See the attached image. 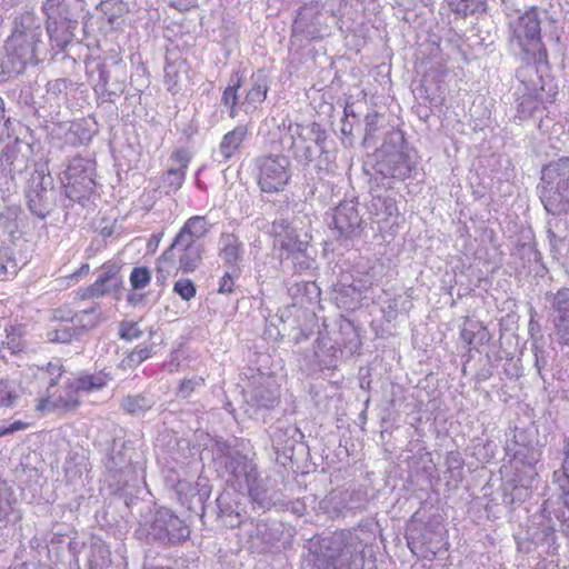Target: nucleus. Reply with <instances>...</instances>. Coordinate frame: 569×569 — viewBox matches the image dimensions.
<instances>
[{
	"label": "nucleus",
	"mask_w": 569,
	"mask_h": 569,
	"mask_svg": "<svg viewBox=\"0 0 569 569\" xmlns=\"http://www.w3.org/2000/svg\"><path fill=\"white\" fill-rule=\"evenodd\" d=\"M332 220L335 229L345 239L353 237L362 222L357 203L353 200L340 202L335 209Z\"/></svg>",
	"instance_id": "4468645a"
},
{
	"label": "nucleus",
	"mask_w": 569,
	"mask_h": 569,
	"mask_svg": "<svg viewBox=\"0 0 569 569\" xmlns=\"http://www.w3.org/2000/svg\"><path fill=\"white\" fill-rule=\"evenodd\" d=\"M19 270V264L14 258L0 256V278L14 276Z\"/></svg>",
	"instance_id": "a18cd8bd"
},
{
	"label": "nucleus",
	"mask_w": 569,
	"mask_h": 569,
	"mask_svg": "<svg viewBox=\"0 0 569 569\" xmlns=\"http://www.w3.org/2000/svg\"><path fill=\"white\" fill-rule=\"evenodd\" d=\"M542 91V88H529L526 83L518 89L517 111L520 119L531 117L539 109L543 103Z\"/></svg>",
	"instance_id": "412c9836"
},
{
	"label": "nucleus",
	"mask_w": 569,
	"mask_h": 569,
	"mask_svg": "<svg viewBox=\"0 0 569 569\" xmlns=\"http://www.w3.org/2000/svg\"><path fill=\"white\" fill-rule=\"evenodd\" d=\"M79 392V389L71 387V380H68L63 388V393L59 395L54 400H50L51 392L48 393V397L39 400L37 409L39 411H49L52 409H62L67 411L74 410L80 405V399L78 396Z\"/></svg>",
	"instance_id": "6ab92c4d"
},
{
	"label": "nucleus",
	"mask_w": 569,
	"mask_h": 569,
	"mask_svg": "<svg viewBox=\"0 0 569 569\" xmlns=\"http://www.w3.org/2000/svg\"><path fill=\"white\" fill-rule=\"evenodd\" d=\"M179 76L171 67L166 68L164 83L172 93L178 91Z\"/></svg>",
	"instance_id": "603ef678"
},
{
	"label": "nucleus",
	"mask_w": 569,
	"mask_h": 569,
	"mask_svg": "<svg viewBox=\"0 0 569 569\" xmlns=\"http://www.w3.org/2000/svg\"><path fill=\"white\" fill-rule=\"evenodd\" d=\"M555 333L560 345L569 346V317L555 319Z\"/></svg>",
	"instance_id": "a19ab883"
},
{
	"label": "nucleus",
	"mask_w": 569,
	"mask_h": 569,
	"mask_svg": "<svg viewBox=\"0 0 569 569\" xmlns=\"http://www.w3.org/2000/svg\"><path fill=\"white\" fill-rule=\"evenodd\" d=\"M11 168H10V171H22L24 168H26V164L21 166V167H18L14 161H12L10 163Z\"/></svg>",
	"instance_id": "0e129e2a"
},
{
	"label": "nucleus",
	"mask_w": 569,
	"mask_h": 569,
	"mask_svg": "<svg viewBox=\"0 0 569 569\" xmlns=\"http://www.w3.org/2000/svg\"><path fill=\"white\" fill-rule=\"evenodd\" d=\"M552 308L557 312V318L569 317V289L563 288L557 291L552 298Z\"/></svg>",
	"instance_id": "4c0bfd02"
},
{
	"label": "nucleus",
	"mask_w": 569,
	"mask_h": 569,
	"mask_svg": "<svg viewBox=\"0 0 569 569\" xmlns=\"http://www.w3.org/2000/svg\"><path fill=\"white\" fill-rule=\"evenodd\" d=\"M10 492L6 482L0 479V521H2L10 512Z\"/></svg>",
	"instance_id": "49530a36"
},
{
	"label": "nucleus",
	"mask_w": 569,
	"mask_h": 569,
	"mask_svg": "<svg viewBox=\"0 0 569 569\" xmlns=\"http://www.w3.org/2000/svg\"><path fill=\"white\" fill-rule=\"evenodd\" d=\"M224 468L240 489L253 481L258 472L253 460L238 450H230L224 455Z\"/></svg>",
	"instance_id": "ddd939ff"
},
{
	"label": "nucleus",
	"mask_w": 569,
	"mask_h": 569,
	"mask_svg": "<svg viewBox=\"0 0 569 569\" xmlns=\"http://www.w3.org/2000/svg\"><path fill=\"white\" fill-rule=\"evenodd\" d=\"M370 213L378 221H388L399 214L397 201L390 196L373 194L369 206Z\"/></svg>",
	"instance_id": "b1692460"
},
{
	"label": "nucleus",
	"mask_w": 569,
	"mask_h": 569,
	"mask_svg": "<svg viewBox=\"0 0 569 569\" xmlns=\"http://www.w3.org/2000/svg\"><path fill=\"white\" fill-rule=\"evenodd\" d=\"M94 162L82 157H74L69 161L64 171L66 196L72 201L88 198L94 190Z\"/></svg>",
	"instance_id": "1a4fd4ad"
},
{
	"label": "nucleus",
	"mask_w": 569,
	"mask_h": 569,
	"mask_svg": "<svg viewBox=\"0 0 569 569\" xmlns=\"http://www.w3.org/2000/svg\"><path fill=\"white\" fill-rule=\"evenodd\" d=\"M461 339L472 349L486 345L490 340V335L485 326L477 321H467L460 331Z\"/></svg>",
	"instance_id": "393cba45"
},
{
	"label": "nucleus",
	"mask_w": 569,
	"mask_h": 569,
	"mask_svg": "<svg viewBox=\"0 0 569 569\" xmlns=\"http://www.w3.org/2000/svg\"><path fill=\"white\" fill-rule=\"evenodd\" d=\"M526 451H527V453H522V451H520V450L517 451L516 459H518L521 456L523 457V462L526 466H528L529 471H530L529 477L533 478V476L537 475V472L535 471V466L540 460L541 451L536 448H527Z\"/></svg>",
	"instance_id": "ea45409f"
},
{
	"label": "nucleus",
	"mask_w": 569,
	"mask_h": 569,
	"mask_svg": "<svg viewBox=\"0 0 569 569\" xmlns=\"http://www.w3.org/2000/svg\"><path fill=\"white\" fill-rule=\"evenodd\" d=\"M341 132L345 136H350L352 133V123H350L349 120L342 121Z\"/></svg>",
	"instance_id": "680f3d73"
},
{
	"label": "nucleus",
	"mask_w": 569,
	"mask_h": 569,
	"mask_svg": "<svg viewBox=\"0 0 569 569\" xmlns=\"http://www.w3.org/2000/svg\"><path fill=\"white\" fill-rule=\"evenodd\" d=\"M251 401L258 408L271 409L278 401V395L274 389L264 386H258L252 391Z\"/></svg>",
	"instance_id": "473e14b6"
},
{
	"label": "nucleus",
	"mask_w": 569,
	"mask_h": 569,
	"mask_svg": "<svg viewBox=\"0 0 569 569\" xmlns=\"http://www.w3.org/2000/svg\"><path fill=\"white\" fill-rule=\"evenodd\" d=\"M102 274L86 289L83 298H98L114 292L121 286L118 270L111 266H103Z\"/></svg>",
	"instance_id": "aec40b11"
},
{
	"label": "nucleus",
	"mask_w": 569,
	"mask_h": 569,
	"mask_svg": "<svg viewBox=\"0 0 569 569\" xmlns=\"http://www.w3.org/2000/svg\"><path fill=\"white\" fill-rule=\"evenodd\" d=\"M332 18L328 11L318 3L303 6L292 27L293 37L302 36L307 39L323 37L329 31L328 19Z\"/></svg>",
	"instance_id": "9b49d317"
},
{
	"label": "nucleus",
	"mask_w": 569,
	"mask_h": 569,
	"mask_svg": "<svg viewBox=\"0 0 569 569\" xmlns=\"http://www.w3.org/2000/svg\"><path fill=\"white\" fill-rule=\"evenodd\" d=\"M218 256L224 266L233 270H240L244 256V244L237 234L222 232L218 241Z\"/></svg>",
	"instance_id": "f3484780"
},
{
	"label": "nucleus",
	"mask_w": 569,
	"mask_h": 569,
	"mask_svg": "<svg viewBox=\"0 0 569 569\" xmlns=\"http://www.w3.org/2000/svg\"><path fill=\"white\" fill-rule=\"evenodd\" d=\"M210 223L203 216L190 217L176 234L172 243L157 259L156 279L162 286L180 270L193 272L202 262L204 246L202 239L210 230Z\"/></svg>",
	"instance_id": "f257e3e1"
},
{
	"label": "nucleus",
	"mask_w": 569,
	"mask_h": 569,
	"mask_svg": "<svg viewBox=\"0 0 569 569\" xmlns=\"http://www.w3.org/2000/svg\"><path fill=\"white\" fill-rule=\"evenodd\" d=\"M241 87V77L234 73L231 77V83L223 90L221 103L229 109V117L234 119L238 116L239 94L238 90Z\"/></svg>",
	"instance_id": "c85d7f7f"
},
{
	"label": "nucleus",
	"mask_w": 569,
	"mask_h": 569,
	"mask_svg": "<svg viewBox=\"0 0 569 569\" xmlns=\"http://www.w3.org/2000/svg\"><path fill=\"white\" fill-rule=\"evenodd\" d=\"M506 14L511 34V42L516 43L526 54L539 53L546 56L547 51L541 42V20L543 12L536 6L521 11L512 1L506 3Z\"/></svg>",
	"instance_id": "20e7f679"
},
{
	"label": "nucleus",
	"mask_w": 569,
	"mask_h": 569,
	"mask_svg": "<svg viewBox=\"0 0 569 569\" xmlns=\"http://www.w3.org/2000/svg\"><path fill=\"white\" fill-rule=\"evenodd\" d=\"M23 388L16 380L0 379V407L14 408L19 405Z\"/></svg>",
	"instance_id": "cd10ccee"
},
{
	"label": "nucleus",
	"mask_w": 569,
	"mask_h": 569,
	"mask_svg": "<svg viewBox=\"0 0 569 569\" xmlns=\"http://www.w3.org/2000/svg\"><path fill=\"white\" fill-rule=\"evenodd\" d=\"M46 339L52 343H70L72 340L80 339V337L73 326L60 325L57 328L49 329L46 333Z\"/></svg>",
	"instance_id": "f704fd0d"
},
{
	"label": "nucleus",
	"mask_w": 569,
	"mask_h": 569,
	"mask_svg": "<svg viewBox=\"0 0 569 569\" xmlns=\"http://www.w3.org/2000/svg\"><path fill=\"white\" fill-rule=\"evenodd\" d=\"M266 529H267L266 525H258V526H257V532H258V533L262 532V531H263V530H266Z\"/></svg>",
	"instance_id": "338daca9"
},
{
	"label": "nucleus",
	"mask_w": 569,
	"mask_h": 569,
	"mask_svg": "<svg viewBox=\"0 0 569 569\" xmlns=\"http://www.w3.org/2000/svg\"><path fill=\"white\" fill-rule=\"evenodd\" d=\"M350 117L356 118V113L353 112V110L350 106H347L345 108V119L343 120H349Z\"/></svg>",
	"instance_id": "e2e57ef3"
},
{
	"label": "nucleus",
	"mask_w": 569,
	"mask_h": 569,
	"mask_svg": "<svg viewBox=\"0 0 569 569\" xmlns=\"http://www.w3.org/2000/svg\"><path fill=\"white\" fill-rule=\"evenodd\" d=\"M173 292L182 300L190 301L196 297L197 288L190 279H180L173 284Z\"/></svg>",
	"instance_id": "58836bf2"
},
{
	"label": "nucleus",
	"mask_w": 569,
	"mask_h": 569,
	"mask_svg": "<svg viewBox=\"0 0 569 569\" xmlns=\"http://www.w3.org/2000/svg\"><path fill=\"white\" fill-rule=\"evenodd\" d=\"M110 379V375L104 370L91 375L81 373L71 380V387L80 391L91 392L106 387Z\"/></svg>",
	"instance_id": "a878e982"
},
{
	"label": "nucleus",
	"mask_w": 569,
	"mask_h": 569,
	"mask_svg": "<svg viewBox=\"0 0 569 569\" xmlns=\"http://www.w3.org/2000/svg\"><path fill=\"white\" fill-rule=\"evenodd\" d=\"M197 0H170V3L179 10H184L196 4Z\"/></svg>",
	"instance_id": "052dcab7"
},
{
	"label": "nucleus",
	"mask_w": 569,
	"mask_h": 569,
	"mask_svg": "<svg viewBox=\"0 0 569 569\" xmlns=\"http://www.w3.org/2000/svg\"><path fill=\"white\" fill-rule=\"evenodd\" d=\"M136 536L161 545H176L189 538L190 529L170 509L159 508L139 522Z\"/></svg>",
	"instance_id": "423d86ee"
},
{
	"label": "nucleus",
	"mask_w": 569,
	"mask_h": 569,
	"mask_svg": "<svg viewBox=\"0 0 569 569\" xmlns=\"http://www.w3.org/2000/svg\"><path fill=\"white\" fill-rule=\"evenodd\" d=\"M74 313L67 308H57L52 312V319L60 321L61 325L71 322L74 326Z\"/></svg>",
	"instance_id": "3c124183"
},
{
	"label": "nucleus",
	"mask_w": 569,
	"mask_h": 569,
	"mask_svg": "<svg viewBox=\"0 0 569 569\" xmlns=\"http://www.w3.org/2000/svg\"><path fill=\"white\" fill-rule=\"evenodd\" d=\"M449 8L461 17L475 14L486 9V0H447Z\"/></svg>",
	"instance_id": "2f4dec72"
},
{
	"label": "nucleus",
	"mask_w": 569,
	"mask_h": 569,
	"mask_svg": "<svg viewBox=\"0 0 569 569\" xmlns=\"http://www.w3.org/2000/svg\"><path fill=\"white\" fill-rule=\"evenodd\" d=\"M380 116L375 113H369L366 116V136L365 139H369L373 136V133L378 130V122H379Z\"/></svg>",
	"instance_id": "864d4df0"
},
{
	"label": "nucleus",
	"mask_w": 569,
	"mask_h": 569,
	"mask_svg": "<svg viewBox=\"0 0 569 569\" xmlns=\"http://www.w3.org/2000/svg\"><path fill=\"white\" fill-rule=\"evenodd\" d=\"M110 550L107 546L101 543H94L91 547L90 565L94 568H104L111 563Z\"/></svg>",
	"instance_id": "c9c22d12"
},
{
	"label": "nucleus",
	"mask_w": 569,
	"mask_h": 569,
	"mask_svg": "<svg viewBox=\"0 0 569 569\" xmlns=\"http://www.w3.org/2000/svg\"><path fill=\"white\" fill-rule=\"evenodd\" d=\"M154 405L151 397L144 395L127 396L121 401V408L130 415H142Z\"/></svg>",
	"instance_id": "c756f323"
},
{
	"label": "nucleus",
	"mask_w": 569,
	"mask_h": 569,
	"mask_svg": "<svg viewBox=\"0 0 569 569\" xmlns=\"http://www.w3.org/2000/svg\"><path fill=\"white\" fill-rule=\"evenodd\" d=\"M553 479L562 490L563 502L569 508V439L566 441L562 466L553 472Z\"/></svg>",
	"instance_id": "7c9ffc66"
},
{
	"label": "nucleus",
	"mask_w": 569,
	"mask_h": 569,
	"mask_svg": "<svg viewBox=\"0 0 569 569\" xmlns=\"http://www.w3.org/2000/svg\"><path fill=\"white\" fill-rule=\"evenodd\" d=\"M540 200L550 214L568 212L569 157L558 158L542 167Z\"/></svg>",
	"instance_id": "39448f33"
},
{
	"label": "nucleus",
	"mask_w": 569,
	"mask_h": 569,
	"mask_svg": "<svg viewBox=\"0 0 569 569\" xmlns=\"http://www.w3.org/2000/svg\"><path fill=\"white\" fill-rule=\"evenodd\" d=\"M349 292H352V293H359V290L356 289V287L353 286H349L347 289H346V293L349 295Z\"/></svg>",
	"instance_id": "69168bd1"
},
{
	"label": "nucleus",
	"mask_w": 569,
	"mask_h": 569,
	"mask_svg": "<svg viewBox=\"0 0 569 569\" xmlns=\"http://www.w3.org/2000/svg\"><path fill=\"white\" fill-rule=\"evenodd\" d=\"M555 217L548 221L547 232H561L562 234L568 233L567 220L561 214H553Z\"/></svg>",
	"instance_id": "de8ad7c7"
},
{
	"label": "nucleus",
	"mask_w": 569,
	"mask_h": 569,
	"mask_svg": "<svg viewBox=\"0 0 569 569\" xmlns=\"http://www.w3.org/2000/svg\"><path fill=\"white\" fill-rule=\"evenodd\" d=\"M133 290L144 289L151 281L150 270L146 267H134L129 277Z\"/></svg>",
	"instance_id": "e433bc0d"
},
{
	"label": "nucleus",
	"mask_w": 569,
	"mask_h": 569,
	"mask_svg": "<svg viewBox=\"0 0 569 569\" xmlns=\"http://www.w3.org/2000/svg\"><path fill=\"white\" fill-rule=\"evenodd\" d=\"M28 427H29V423L20 421V420H17V421L10 423L7 427L6 426L0 427V437L13 433V432L19 431V430H24Z\"/></svg>",
	"instance_id": "4d7b16f0"
},
{
	"label": "nucleus",
	"mask_w": 569,
	"mask_h": 569,
	"mask_svg": "<svg viewBox=\"0 0 569 569\" xmlns=\"http://www.w3.org/2000/svg\"><path fill=\"white\" fill-rule=\"evenodd\" d=\"M549 244L551 248V251L556 253H560L561 249L565 246L566 234H562L561 232H547Z\"/></svg>",
	"instance_id": "8fccbe9b"
},
{
	"label": "nucleus",
	"mask_w": 569,
	"mask_h": 569,
	"mask_svg": "<svg viewBox=\"0 0 569 569\" xmlns=\"http://www.w3.org/2000/svg\"><path fill=\"white\" fill-rule=\"evenodd\" d=\"M326 552L315 559L317 569H375V559L367 557V543L352 532H342L331 540Z\"/></svg>",
	"instance_id": "7ed1b4c3"
},
{
	"label": "nucleus",
	"mask_w": 569,
	"mask_h": 569,
	"mask_svg": "<svg viewBox=\"0 0 569 569\" xmlns=\"http://www.w3.org/2000/svg\"><path fill=\"white\" fill-rule=\"evenodd\" d=\"M42 11L46 16V29L50 41L64 49L73 39L78 21L72 17L66 0H44Z\"/></svg>",
	"instance_id": "0eeeda50"
},
{
	"label": "nucleus",
	"mask_w": 569,
	"mask_h": 569,
	"mask_svg": "<svg viewBox=\"0 0 569 569\" xmlns=\"http://www.w3.org/2000/svg\"><path fill=\"white\" fill-rule=\"evenodd\" d=\"M28 207L37 217L44 219L52 210L53 191L37 184L32 187L28 193Z\"/></svg>",
	"instance_id": "4be33fe9"
},
{
	"label": "nucleus",
	"mask_w": 569,
	"mask_h": 569,
	"mask_svg": "<svg viewBox=\"0 0 569 569\" xmlns=\"http://www.w3.org/2000/svg\"><path fill=\"white\" fill-rule=\"evenodd\" d=\"M249 136L250 128L247 124H238L232 130L224 133L218 150L214 152V160L219 163L229 161L239 152L242 143Z\"/></svg>",
	"instance_id": "a211bd4d"
},
{
	"label": "nucleus",
	"mask_w": 569,
	"mask_h": 569,
	"mask_svg": "<svg viewBox=\"0 0 569 569\" xmlns=\"http://www.w3.org/2000/svg\"><path fill=\"white\" fill-rule=\"evenodd\" d=\"M41 44L42 29L36 14L26 11L17 17L12 33L6 42L7 54L12 68L20 72L28 63H37Z\"/></svg>",
	"instance_id": "f03ea898"
},
{
	"label": "nucleus",
	"mask_w": 569,
	"mask_h": 569,
	"mask_svg": "<svg viewBox=\"0 0 569 569\" xmlns=\"http://www.w3.org/2000/svg\"><path fill=\"white\" fill-rule=\"evenodd\" d=\"M46 373L49 378V385L47 388V392L50 393L51 389L58 383V380L60 379L62 375V365L59 360L54 362H49L46 368Z\"/></svg>",
	"instance_id": "c03bdc74"
},
{
	"label": "nucleus",
	"mask_w": 569,
	"mask_h": 569,
	"mask_svg": "<svg viewBox=\"0 0 569 569\" xmlns=\"http://www.w3.org/2000/svg\"><path fill=\"white\" fill-rule=\"evenodd\" d=\"M258 187L266 193H278L291 179L290 160L283 154H263L254 159Z\"/></svg>",
	"instance_id": "6e6552de"
},
{
	"label": "nucleus",
	"mask_w": 569,
	"mask_h": 569,
	"mask_svg": "<svg viewBox=\"0 0 569 569\" xmlns=\"http://www.w3.org/2000/svg\"><path fill=\"white\" fill-rule=\"evenodd\" d=\"M161 237H162V233H160V234H154V236L152 237V239L158 243V242L160 241Z\"/></svg>",
	"instance_id": "774afa93"
},
{
	"label": "nucleus",
	"mask_w": 569,
	"mask_h": 569,
	"mask_svg": "<svg viewBox=\"0 0 569 569\" xmlns=\"http://www.w3.org/2000/svg\"><path fill=\"white\" fill-rule=\"evenodd\" d=\"M246 488L252 501L261 508L269 509L281 502V493L277 489L276 481L269 477L261 478L257 472L254 480L249 481Z\"/></svg>",
	"instance_id": "dca6fc26"
},
{
	"label": "nucleus",
	"mask_w": 569,
	"mask_h": 569,
	"mask_svg": "<svg viewBox=\"0 0 569 569\" xmlns=\"http://www.w3.org/2000/svg\"><path fill=\"white\" fill-rule=\"evenodd\" d=\"M415 166L416 163L409 153L402 149L383 144L379 152L376 170L382 178L406 180L410 177Z\"/></svg>",
	"instance_id": "f8f14e48"
},
{
	"label": "nucleus",
	"mask_w": 569,
	"mask_h": 569,
	"mask_svg": "<svg viewBox=\"0 0 569 569\" xmlns=\"http://www.w3.org/2000/svg\"><path fill=\"white\" fill-rule=\"evenodd\" d=\"M187 164L182 163L179 168H170L162 176V186L166 189V193L176 192L179 190L184 181Z\"/></svg>",
	"instance_id": "72a5a7b5"
},
{
	"label": "nucleus",
	"mask_w": 569,
	"mask_h": 569,
	"mask_svg": "<svg viewBox=\"0 0 569 569\" xmlns=\"http://www.w3.org/2000/svg\"><path fill=\"white\" fill-rule=\"evenodd\" d=\"M240 273V270L226 271L219 280L218 292L222 295H229L233 291L234 279Z\"/></svg>",
	"instance_id": "37998d69"
},
{
	"label": "nucleus",
	"mask_w": 569,
	"mask_h": 569,
	"mask_svg": "<svg viewBox=\"0 0 569 569\" xmlns=\"http://www.w3.org/2000/svg\"><path fill=\"white\" fill-rule=\"evenodd\" d=\"M289 131L291 132L292 139L290 150L298 162L309 164L313 160L315 151L310 141L319 147L320 150H323L327 136L319 123L313 122L307 127L290 124Z\"/></svg>",
	"instance_id": "9d476101"
},
{
	"label": "nucleus",
	"mask_w": 569,
	"mask_h": 569,
	"mask_svg": "<svg viewBox=\"0 0 569 569\" xmlns=\"http://www.w3.org/2000/svg\"><path fill=\"white\" fill-rule=\"evenodd\" d=\"M89 270H90L89 264L82 263L81 267L77 271H74L73 273L68 276V279L74 284L78 282L80 277L88 274Z\"/></svg>",
	"instance_id": "bf43d9fd"
},
{
	"label": "nucleus",
	"mask_w": 569,
	"mask_h": 569,
	"mask_svg": "<svg viewBox=\"0 0 569 569\" xmlns=\"http://www.w3.org/2000/svg\"><path fill=\"white\" fill-rule=\"evenodd\" d=\"M102 317L99 307H91L74 313V329L81 338L86 332L101 323Z\"/></svg>",
	"instance_id": "bb28decb"
},
{
	"label": "nucleus",
	"mask_w": 569,
	"mask_h": 569,
	"mask_svg": "<svg viewBox=\"0 0 569 569\" xmlns=\"http://www.w3.org/2000/svg\"><path fill=\"white\" fill-rule=\"evenodd\" d=\"M151 355V348L149 347H137L130 355L129 360L133 363H141L148 359Z\"/></svg>",
	"instance_id": "5fc2aeb1"
},
{
	"label": "nucleus",
	"mask_w": 569,
	"mask_h": 569,
	"mask_svg": "<svg viewBox=\"0 0 569 569\" xmlns=\"http://www.w3.org/2000/svg\"><path fill=\"white\" fill-rule=\"evenodd\" d=\"M142 331L140 330L137 322L123 321L119 328V336L121 339L131 341L133 339L140 338Z\"/></svg>",
	"instance_id": "79ce46f5"
},
{
	"label": "nucleus",
	"mask_w": 569,
	"mask_h": 569,
	"mask_svg": "<svg viewBox=\"0 0 569 569\" xmlns=\"http://www.w3.org/2000/svg\"><path fill=\"white\" fill-rule=\"evenodd\" d=\"M269 81L262 70H258L250 78V89L247 91L241 107L257 109L267 98Z\"/></svg>",
	"instance_id": "5701e85b"
},
{
	"label": "nucleus",
	"mask_w": 569,
	"mask_h": 569,
	"mask_svg": "<svg viewBox=\"0 0 569 569\" xmlns=\"http://www.w3.org/2000/svg\"><path fill=\"white\" fill-rule=\"evenodd\" d=\"M274 246L287 252V257L302 254L308 248V241L301 240L287 220L279 219L272 223Z\"/></svg>",
	"instance_id": "2eb2a0df"
},
{
	"label": "nucleus",
	"mask_w": 569,
	"mask_h": 569,
	"mask_svg": "<svg viewBox=\"0 0 569 569\" xmlns=\"http://www.w3.org/2000/svg\"><path fill=\"white\" fill-rule=\"evenodd\" d=\"M98 86H100L103 91L114 93L116 91L111 90L109 87V71L106 69L104 64H98Z\"/></svg>",
	"instance_id": "6e6d98bb"
},
{
	"label": "nucleus",
	"mask_w": 569,
	"mask_h": 569,
	"mask_svg": "<svg viewBox=\"0 0 569 569\" xmlns=\"http://www.w3.org/2000/svg\"><path fill=\"white\" fill-rule=\"evenodd\" d=\"M202 382V379L193 378V379H184L180 383L179 387V395L182 398H188L192 391L200 386Z\"/></svg>",
	"instance_id": "09e8293b"
},
{
	"label": "nucleus",
	"mask_w": 569,
	"mask_h": 569,
	"mask_svg": "<svg viewBox=\"0 0 569 569\" xmlns=\"http://www.w3.org/2000/svg\"><path fill=\"white\" fill-rule=\"evenodd\" d=\"M292 257L296 260L295 268L297 270L302 271L311 268L312 261L307 256H305V253L295 254Z\"/></svg>",
	"instance_id": "13d9d810"
}]
</instances>
